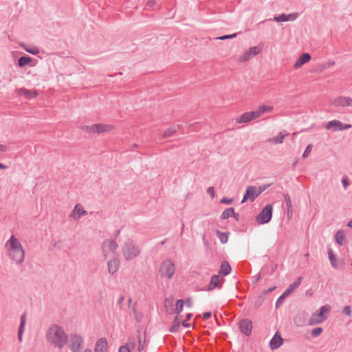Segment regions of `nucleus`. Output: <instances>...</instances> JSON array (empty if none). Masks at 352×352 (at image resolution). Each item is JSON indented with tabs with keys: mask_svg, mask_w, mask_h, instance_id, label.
<instances>
[{
	"mask_svg": "<svg viewBox=\"0 0 352 352\" xmlns=\"http://www.w3.org/2000/svg\"><path fill=\"white\" fill-rule=\"evenodd\" d=\"M46 339L54 347L62 349L68 341V336L58 324H52L46 332Z\"/></svg>",
	"mask_w": 352,
	"mask_h": 352,
	"instance_id": "obj_1",
	"label": "nucleus"
},
{
	"mask_svg": "<svg viewBox=\"0 0 352 352\" xmlns=\"http://www.w3.org/2000/svg\"><path fill=\"white\" fill-rule=\"evenodd\" d=\"M8 255L17 265H21L25 258V250L19 240L12 235L5 244Z\"/></svg>",
	"mask_w": 352,
	"mask_h": 352,
	"instance_id": "obj_2",
	"label": "nucleus"
},
{
	"mask_svg": "<svg viewBox=\"0 0 352 352\" xmlns=\"http://www.w3.org/2000/svg\"><path fill=\"white\" fill-rule=\"evenodd\" d=\"M140 248L131 239H127L122 247V254L126 261L133 260L140 256Z\"/></svg>",
	"mask_w": 352,
	"mask_h": 352,
	"instance_id": "obj_3",
	"label": "nucleus"
},
{
	"mask_svg": "<svg viewBox=\"0 0 352 352\" xmlns=\"http://www.w3.org/2000/svg\"><path fill=\"white\" fill-rule=\"evenodd\" d=\"M331 309V306L329 305L322 306L318 310L311 314L308 320V324L312 326L324 322L327 318L326 314H328Z\"/></svg>",
	"mask_w": 352,
	"mask_h": 352,
	"instance_id": "obj_4",
	"label": "nucleus"
},
{
	"mask_svg": "<svg viewBox=\"0 0 352 352\" xmlns=\"http://www.w3.org/2000/svg\"><path fill=\"white\" fill-rule=\"evenodd\" d=\"M175 264L170 259L164 260L160 265L159 274L162 278L170 279L175 274Z\"/></svg>",
	"mask_w": 352,
	"mask_h": 352,
	"instance_id": "obj_5",
	"label": "nucleus"
},
{
	"mask_svg": "<svg viewBox=\"0 0 352 352\" xmlns=\"http://www.w3.org/2000/svg\"><path fill=\"white\" fill-rule=\"evenodd\" d=\"M69 348L72 352H81L84 340L80 335L72 333L68 336Z\"/></svg>",
	"mask_w": 352,
	"mask_h": 352,
	"instance_id": "obj_6",
	"label": "nucleus"
},
{
	"mask_svg": "<svg viewBox=\"0 0 352 352\" xmlns=\"http://www.w3.org/2000/svg\"><path fill=\"white\" fill-rule=\"evenodd\" d=\"M273 207L271 204L266 205L256 217L258 224H265L270 221L272 217Z\"/></svg>",
	"mask_w": 352,
	"mask_h": 352,
	"instance_id": "obj_7",
	"label": "nucleus"
},
{
	"mask_svg": "<svg viewBox=\"0 0 352 352\" xmlns=\"http://www.w3.org/2000/svg\"><path fill=\"white\" fill-rule=\"evenodd\" d=\"M302 278L299 277L297 280L292 283L289 285V287L284 291V292L278 297L276 302V307H278L280 305H281L284 301V300L292 292H294L296 288L298 287L300 284L301 283Z\"/></svg>",
	"mask_w": 352,
	"mask_h": 352,
	"instance_id": "obj_8",
	"label": "nucleus"
},
{
	"mask_svg": "<svg viewBox=\"0 0 352 352\" xmlns=\"http://www.w3.org/2000/svg\"><path fill=\"white\" fill-rule=\"evenodd\" d=\"M118 247V244L115 240L105 239L102 244V251L104 257L107 258L110 253H114Z\"/></svg>",
	"mask_w": 352,
	"mask_h": 352,
	"instance_id": "obj_9",
	"label": "nucleus"
},
{
	"mask_svg": "<svg viewBox=\"0 0 352 352\" xmlns=\"http://www.w3.org/2000/svg\"><path fill=\"white\" fill-rule=\"evenodd\" d=\"M262 51V47L260 45L251 47L239 58V61L246 62L251 58L261 53Z\"/></svg>",
	"mask_w": 352,
	"mask_h": 352,
	"instance_id": "obj_10",
	"label": "nucleus"
},
{
	"mask_svg": "<svg viewBox=\"0 0 352 352\" xmlns=\"http://www.w3.org/2000/svg\"><path fill=\"white\" fill-rule=\"evenodd\" d=\"M259 196L257 188L254 186H249L247 187L245 190V192L243 195V199L241 203H244L248 200H250L251 201H253L255 200L256 197Z\"/></svg>",
	"mask_w": 352,
	"mask_h": 352,
	"instance_id": "obj_11",
	"label": "nucleus"
},
{
	"mask_svg": "<svg viewBox=\"0 0 352 352\" xmlns=\"http://www.w3.org/2000/svg\"><path fill=\"white\" fill-rule=\"evenodd\" d=\"M239 329L241 333H243L246 336H248L251 334L252 329V323L250 320L244 319L239 322Z\"/></svg>",
	"mask_w": 352,
	"mask_h": 352,
	"instance_id": "obj_12",
	"label": "nucleus"
},
{
	"mask_svg": "<svg viewBox=\"0 0 352 352\" xmlns=\"http://www.w3.org/2000/svg\"><path fill=\"white\" fill-rule=\"evenodd\" d=\"M283 343V339L280 334L276 332L270 342V348L272 350H276L278 349Z\"/></svg>",
	"mask_w": 352,
	"mask_h": 352,
	"instance_id": "obj_13",
	"label": "nucleus"
},
{
	"mask_svg": "<svg viewBox=\"0 0 352 352\" xmlns=\"http://www.w3.org/2000/svg\"><path fill=\"white\" fill-rule=\"evenodd\" d=\"M18 93L20 96H23L25 98L28 100L35 98L38 95V93L36 90L28 89L23 87L20 88L18 90Z\"/></svg>",
	"mask_w": 352,
	"mask_h": 352,
	"instance_id": "obj_14",
	"label": "nucleus"
},
{
	"mask_svg": "<svg viewBox=\"0 0 352 352\" xmlns=\"http://www.w3.org/2000/svg\"><path fill=\"white\" fill-rule=\"evenodd\" d=\"M221 287L222 284L220 283L219 276L218 275H213L211 277L210 281L205 290L212 291L216 288L221 289Z\"/></svg>",
	"mask_w": 352,
	"mask_h": 352,
	"instance_id": "obj_15",
	"label": "nucleus"
},
{
	"mask_svg": "<svg viewBox=\"0 0 352 352\" xmlns=\"http://www.w3.org/2000/svg\"><path fill=\"white\" fill-rule=\"evenodd\" d=\"M108 272L111 274H114L119 269L120 261L117 257H114L107 262Z\"/></svg>",
	"mask_w": 352,
	"mask_h": 352,
	"instance_id": "obj_16",
	"label": "nucleus"
},
{
	"mask_svg": "<svg viewBox=\"0 0 352 352\" xmlns=\"http://www.w3.org/2000/svg\"><path fill=\"white\" fill-rule=\"evenodd\" d=\"M311 55L309 53H303L300 55L298 59L295 62L294 67L298 69L304 64L308 63L311 60Z\"/></svg>",
	"mask_w": 352,
	"mask_h": 352,
	"instance_id": "obj_17",
	"label": "nucleus"
},
{
	"mask_svg": "<svg viewBox=\"0 0 352 352\" xmlns=\"http://www.w3.org/2000/svg\"><path fill=\"white\" fill-rule=\"evenodd\" d=\"M107 340L105 338H100L96 342L94 352H107Z\"/></svg>",
	"mask_w": 352,
	"mask_h": 352,
	"instance_id": "obj_18",
	"label": "nucleus"
},
{
	"mask_svg": "<svg viewBox=\"0 0 352 352\" xmlns=\"http://www.w3.org/2000/svg\"><path fill=\"white\" fill-rule=\"evenodd\" d=\"M87 214V211L82 206L76 205L70 214V217L76 220L80 219L82 215Z\"/></svg>",
	"mask_w": 352,
	"mask_h": 352,
	"instance_id": "obj_19",
	"label": "nucleus"
},
{
	"mask_svg": "<svg viewBox=\"0 0 352 352\" xmlns=\"http://www.w3.org/2000/svg\"><path fill=\"white\" fill-rule=\"evenodd\" d=\"M331 104L337 107H342L344 108L346 107H348L349 102H348V97H344V96H340L334 98Z\"/></svg>",
	"mask_w": 352,
	"mask_h": 352,
	"instance_id": "obj_20",
	"label": "nucleus"
},
{
	"mask_svg": "<svg viewBox=\"0 0 352 352\" xmlns=\"http://www.w3.org/2000/svg\"><path fill=\"white\" fill-rule=\"evenodd\" d=\"M26 322V314L23 313L20 317V325L18 330V339L19 342H22L23 334L25 331V325Z\"/></svg>",
	"mask_w": 352,
	"mask_h": 352,
	"instance_id": "obj_21",
	"label": "nucleus"
},
{
	"mask_svg": "<svg viewBox=\"0 0 352 352\" xmlns=\"http://www.w3.org/2000/svg\"><path fill=\"white\" fill-rule=\"evenodd\" d=\"M179 129V125H173L164 131L162 135V139L168 138L172 137Z\"/></svg>",
	"mask_w": 352,
	"mask_h": 352,
	"instance_id": "obj_22",
	"label": "nucleus"
},
{
	"mask_svg": "<svg viewBox=\"0 0 352 352\" xmlns=\"http://www.w3.org/2000/svg\"><path fill=\"white\" fill-rule=\"evenodd\" d=\"M308 314L305 311L298 314L294 318V323L298 327H301L305 324Z\"/></svg>",
	"mask_w": 352,
	"mask_h": 352,
	"instance_id": "obj_23",
	"label": "nucleus"
},
{
	"mask_svg": "<svg viewBox=\"0 0 352 352\" xmlns=\"http://www.w3.org/2000/svg\"><path fill=\"white\" fill-rule=\"evenodd\" d=\"M174 299L172 298H166L164 300V308L169 314H173L175 313L174 303Z\"/></svg>",
	"mask_w": 352,
	"mask_h": 352,
	"instance_id": "obj_24",
	"label": "nucleus"
},
{
	"mask_svg": "<svg viewBox=\"0 0 352 352\" xmlns=\"http://www.w3.org/2000/svg\"><path fill=\"white\" fill-rule=\"evenodd\" d=\"M231 270L232 267L229 263L228 261H223L221 265L219 273L223 276H227L231 272Z\"/></svg>",
	"mask_w": 352,
	"mask_h": 352,
	"instance_id": "obj_25",
	"label": "nucleus"
},
{
	"mask_svg": "<svg viewBox=\"0 0 352 352\" xmlns=\"http://www.w3.org/2000/svg\"><path fill=\"white\" fill-rule=\"evenodd\" d=\"M335 240L336 242L339 245H342L345 243L346 239H345V234L343 230H338L335 234Z\"/></svg>",
	"mask_w": 352,
	"mask_h": 352,
	"instance_id": "obj_26",
	"label": "nucleus"
},
{
	"mask_svg": "<svg viewBox=\"0 0 352 352\" xmlns=\"http://www.w3.org/2000/svg\"><path fill=\"white\" fill-rule=\"evenodd\" d=\"M289 135V133L286 131H280L278 135L274 137L272 141L275 144H282L285 137Z\"/></svg>",
	"mask_w": 352,
	"mask_h": 352,
	"instance_id": "obj_27",
	"label": "nucleus"
},
{
	"mask_svg": "<svg viewBox=\"0 0 352 352\" xmlns=\"http://www.w3.org/2000/svg\"><path fill=\"white\" fill-rule=\"evenodd\" d=\"M181 324L182 323L180 322L179 316H176L175 319H174V320H173V325L169 329V331L170 333H177L179 331V329L180 327Z\"/></svg>",
	"mask_w": 352,
	"mask_h": 352,
	"instance_id": "obj_28",
	"label": "nucleus"
},
{
	"mask_svg": "<svg viewBox=\"0 0 352 352\" xmlns=\"http://www.w3.org/2000/svg\"><path fill=\"white\" fill-rule=\"evenodd\" d=\"M339 126H341V122L340 120H333L327 122L324 127L327 130H330L334 128V130L336 131V129H338Z\"/></svg>",
	"mask_w": 352,
	"mask_h": 352,
	"instance_id": "obj_29",
	"label": "nucleus"
},
{
	"mask_svg": "<svg viewBox=\"0 0 352 352\" xmlns=\"http://www.w3.org/2000/svg\"><path fill=\"white\" fill-rule=\"evenodd\" d=\"M216 235L221 241V243L225 244L228 240V233L222 232L219 230H216Z\"/></svg>",
	"mask_w": 352,
	"mask_h": 352,
	"instance_id": "obj_30",
	"label": "nucleus"
},
{
	"mask_svg": "<svg viewBox=\"0 0 352 352\" xmlns=\"http://www.w3.org/2000/svg\"><path fill=\"white\" fill-rule=\"evenodd\" d=\"M99 126L97 128V133H100L103 132L110 131L113 129V126L109 124H97Z\"/></svg>",
	"mask_w": 352,
	"mask_h": 352,
	"instance_id": "obj_31",
	"label": "nucleus"
},
{
	"mask_svg": "<svg viewBox=\"0 0 352 352\" xmlns=\"http://www.w3.org/2000/svg\"><path fill=\"white\" fill-rule=\"evenodd\" d=\"M31 60H32V58L30 56H21L18 59V65L20 67H23L26 65L29 64L31 62Z\"/></svg>",
	"mask_w": 352,
	"mask_h": 352,
	"instance_id": "obj_32",
	"label": "nucleus"
},
{
	"mask_svg": "<svg viewBox=\"0 0 352 352\" xmlns=\"http://www.w3.org/2000/svg\"><path fill=\"white\" fill-rule=\"evenodd\" d=\"M27 52L33 54V55H37L39 53V49L36 46H32V47H28L26 45L23 43H21L20 45Z\"/></svg>",
	"mask_w": 352,
	"mask_h": 352,
	"instance_id": "obj_33",
	"label": "nucleus"
},
{
	"mask_svg": "<svg viewBox=\"0 0 352 352\" xmlns=\"http://www.w3.org/2000/svg\"><path fill=\"white\" fill-rule=\"evenodd\" d=\"M251 118L249 112H245L243 113L237 120V123H247L251 121Z\"/></svg>",
	"mask_w": 352,
	"mask_h": 352,
	"instance_id": "obj_34",
	"label": "nucleus"
},
{
	"mask_svg": "<svg viewBox=\"0 0 352 352\" xmlns=\"http://www.w3.org/2000/svg\"><path fill=\"white\" fill-rule=\"evenodd\" d=\"M232 214H234V208H228L222 212V214L221 215V219H227L230 217H231Z\"/></svg>",
	"mask_w": 352,
	"mask_h": 352,
	"instance_id": "obj_35",
	"label": "nucleus"
},
{
	"mask_svg": "<svg viewBox=\"0 0 352 352\" xmlns=\"http://www.w3.org/2000/svg\"><path fill=\"white\" fill-rule=\"evenodd\" d=\"M274 109V107L269 105H262L260 106L258 109L261 116L264 114L265 113L272 111Z\"/></svg>",
	"mask_w": 352,
	"mask_h": 352,
	"instance_id": "obj_36",
	"label": "nucleus"
},
{
	"mask_svg": "<svg viewBox=\"0 0 352 352\" xmlns=\"http://www.w3.org/2000/svg\"><path fill=\"white\" fill-rule=\"evenodd\" d=\"M184 302L183 301V300L180 299V300H177L176 307L174 309V310H175V313L179 314L182 311L183 308H184Z\"/></svg>",
	"mask_w": 352,
	"mask_h": 352,
	"instance_id": "obj_37",
	"label": "nucleus"
},
{
	"mask_svg": "<svg viewBox=\"0 0 352 352\" xmlns=\"http://www.w3.org/2000/svg\"><path fill=\"white\" fill-rule=\"evenodd\" d=\"M328 256H329V259L330 261V263H331V265L333 267H336V256L333 254V252L332 249H329L328 250Z\"/></svg>",
	"mask_w": 352,
	"mask_h": 352,
	"instance_id": "obj_38",
	"label": "nucleus"
},
{
	"mask_svg": "<svg viewBox=\"0 0 352 352\" xmlns=\"http://www.w3.org/2000/svg\"><path fill=\"white\" fill-rule=\"evenodd\" d=\"M322 331L323 329L322 327H316L311 330V335L314 338H316L318 337Z\"/></svg>",
	"mask_w": 352,
	"mask_h": 352,
	"instance_id": "obj_39",
	"label": "nucleus"
},
{
	"mask_svg": "<svg viewBox=\"0 0 352 352\" xmlns=\"http://www.w3.org/2000/svg\"><path fill=\"white\" fill-rule=\"evenodd\" d=\"M285 201L287 206V210H292V205L291 201V198L288 194H286L284 195Z\"/></svg>",
	"mask_w": 352,
	"mask_h": 352,
	"instance_id": "obj_40",
	"label": "nucleus"
},
{
	"mask_svg": "<svg viewBox=\"0 0 352 352\" xmlns=\"http://www.w3.org/2000/svg\"><path fill=\"white\" fill-rule=\"evenodd\" d=\"M274 20L278 23L287 21V14H281L278 16H274Z\"/></svg>",
	"mask_w": 352,
	"mask_h": 352,
	"instance_id": "obj_41",
	"label": "nucleus"
},
{
	"mask_svg": "<svg viewBox=\"0 0 352 352\" xmlns=\"http://www.w3.org/2000/svg\"><path fill=\"white\" fill-rule=\"evenodd\" d=\"M136 346L135 342L133 340H129L124 345L122 346H126L130 351L133 350Z\"/></svg>",
	"mask_w": 352,
	"mask_h": 352,
	"instance_id": "obj_42",
	"label": "nucleus"
},
{
	"mask_svg": "<svg viewBox=\"0 0 352 352\" xmlns=\"http://www.w3.org/2000/svg\"><path fill=\"white\" fill-rule=\"evenodd\" d=\"M271 186H272L271 184H264V185L260 186L257 188V192H258V195H260L263 192H264L265 190H267Z\"/></svg>",
	"mask_w": 352,
	"mask_h": 352,
	"instance_id": "obj_43",
	"label": "nucleus"
},
{
	"mask_svg": "<svg viewBox=\"0 0 352 352\" xmlns=\"http://www.w3.org/2000/svg\"><path fill=\"white\" fill-rule=\"evenodd\" d=\"M312 147H313L312 144H309L306 147V148H305V151H304V153L302 154V157L303 158H307L309 155V154H310V153L311 151Z\"/></svg>",
	"mask_w": 352,
	"mask_h": 352,
	"instance_id": "obj_44",
	"label": "nucleus"
},
{
	"mask_svg": "<svg viewBox=\"0 0 352 352\" xmlns=\"http://www.w3.org/2000/svg\"><path fill=\"white\" fill-rule=\"evenodd\" d=\"M192 316V314L190 313H189L186 315V320L182 322V324L183 327H186V328H188L190 327V324L187 323L186 322H188V320H190Z\"/></svg>",
	"mask_w": 352,
	"mask_h": 352,
	"instance_id": "obj_45",
	"label": "nucleus"
},
{
	"mask_svg": "<svg viewBox=\"0 0 352 352\" xmlns=\"http://www.w3.org/2000/svg\"><path fill=\"white\" fill-rule=\"evenodd\" d=\"M249 113H250L252 120L256 119V118H259L260 116H261L258 109L256 111H250V112H249Z\"/></svg>",
	"mask_w": 352,
	"mask_h": 352,
	"instance_id": "obj_46",
	"label": "nucleus"
},
{
	"mask_svg": "<svg viewBox=\"0 0 352 352\" xmlns=\"http://www.w3.org/2000/svg\"><path fill=\"white\" fill-rule=\"evenodd\" d=\"M351 127V124H342L341 122V126H339L338 129H336V131H343V130L349 129Z\"/></svg>",
	"mask_w": 352,
	"mask_h": 352,
	"instance_id": "obj_47",
	"label": "nucleus"
},
{
	"mask_svg": "<svg viewBox=\"0 0 352 352\" xmlns=\"http://www.w3.org/2000/svg\"><path fill=\"white\" fill-rule=\"evenodd\" d=\"M236 36V34L234 33V34H227V35H223V36L217 37V39L226 40V39L232 38H234Z\"/></svg>",
	"mask_w": 352,
	"mask_h": 352,
	"instance_id": "obj_48",
	"label": "nucleus"
},
{
	"mask_svg": "<svg viewBox=\"0 0 352 352\" xmlns=\"http://www.w3.org/2000/svg\"><path fill=\"white\" fill-rule=\"evenodd\" d=\"M144 349V343L142 340L141 336H138V352H141Z\"/></svg>",
	"mask_w": 352,
	"mask_h": 352,
	"instance_id": "obj_49",
	"label": "nucleus"
},
{
	"mask_svg": "<svg viewBox=\"0 0 352 352\" xmlns=\"http://www.w3.org/2000/svg\"><path fill=\"white\" fill-rule=\"evenodd\" d=\"M342 311L347 316H351V307L349 306V305L345 306L343 308V311Z\"/></svg>",
	"mask_w": 352,
	"mask_h": 352,
	"instance_id": "obj_50",
	"label": "nucleus"
},
{
	"mask_svg": "<svg viewBox=\"0 0 352 352\" xmlns=\"http://www.w3.org/2000/svg\"><path fill=\"white\" fill-rule=\"evenodd\" d=\"M342 184L343 185L344 188L346 190L349 185V179L346 176H344L342 179Z\"/></svg>",
	"mask_w": 352,
	"mask_h": 352,
	"instance_id": "obj_51",
	"label": "nucleus"
},
{
	"mask_svg": "<svg viewBox=\"0 0 352 352\" xmlns=\"http://www.w3.org/2000/svg\"><path fill=\"white\" fill-rule=\"evenodd\" d=\"M233 202V199L228 197H223L220 203L224 204H231Z\"/></svg>",
	"mask_w": 352,
	"mask_h": 352,
	"instance_id": "obj_52",
	"label": "nucleus"
},
{
	"mask_svg": "<svg viewBox=\"0 0 352 352\" xmlns=\"http://www.w3.org/2000/svg\"><path fill=\"white\" fill-rule=\"evenodd\" d=\"M298 14V13H292L289 14H287V21H294L297 19Z\"/></svg>",
	"mask_w": 352,
	"mask_h": 352,
	"instance_id": "obj_53",
	"label": "nucleus"
},
{
	"mask_svg": "<svg viewBox=\"0 0 352 352\" xmlns=\"http://www.w3.org/2000/svg\"><path fill=\"white\" fill-rule=\"evenodd\" d=\"M207 192L209 194L212 198L214 197V188L212 186L209 187L207 189Z\"/></svg>",
	"mask_w": 352,
	"mask_h": 352,
	"instance_id": "obj_54",
	"label": "nucleus"
},
{
	"mask_svg": "<svg viewBox=\"0 0 352 352\" xmlns=\"http://www.w3.org/2000/svg\"><path fill=\"white\" fill-rule=\"evenodd\" d=\"M81 129L83 131L91 133V126L84 125L81 126Z\"/></svg>",
	"mask_w": 352,
	"mask_h": 352,
	"instance_id": "obj_55",
	"label": "nucleus"
},
{
	"mask_svg": "<svg viewBox=\"0 0 352 352\" xmlns=\"http://www.w3.org/2000/svg\"><path fill=\"white\" fill-rule=\"evenodd\" d=\"M99 126L97 124L91 126V133H97V128Z\"/></svg>",
	"mask_w": 352,
	"mask_h": 352,
	"instance_id": "obj_56",
	"label": "nucleus"
},
{
	"mask_svg": "<svg viewBox=\"0 0 352 352\" xmlns=\"http://www.w3.org/2000/svg\"><path fill=\"white\" fill-rule=\"evenodd\" d=\"M156 4V1L155 0H149L147 3H146V6H148V8H152Z\"/></svg>",
	"mask_w": 352,
	"mask_h": 352,
	"instance_id": "obj_57",
	"label": "nucleus"
},
{
	"mask_svg": "<svg viewBox=\"0 0 352 352\" xmlns=\"http://www.w3.org/2000/svg\"><path fill=\"white\" fill-rule=\"evenodd\" d=\"M118 352H131L126 346H120Z\"/></svg>",
	"mask_w": 352,
	"mask_h": 352,
	"instance_id": "obj_58",
	"label": "nucleus"
},
{
	"mask_svg": "<svg viewBox=\"0 0 352 352\" xmlns=\"http://www.w3.org/2000/svg\"><path fill=\"white\" fill-rule=\"evenodd\" d=\"M124 300V296H120V298H119V300H118V305L120 306V309H122V304L123 302V301Z\"/></svg>",
	"mask_w": 352,
	"mask_h": 352,
	"instance_id": "obj_59",
	"label": "nucleus"
},
{
	"mask_svg": "<svg viewBox=\"0 0 352 352\" xmlns=\"http://www.w3.org/2000/svg\"><path fill=\"white\" fill-rule=\"evenodd\" d=\"M276 287L275 286H273L266 290L263 291V294L266 295L272 292H273Z\"/></svg>",
	"mask_w": 352,
	"mask_h": 352,
	"instance_id": "obj_60",
	"label": "nucleus"
},
{
	"mask_svg": "<svg viewBox=\"0 0 352 352\" xmlns=\"http://www.w3.org/2000/svg\"><path fill=\"white\" fill-rule=\"evenodd\" d=\"M211 316H212L211 313L209 311H207L203 314V318H204V319L206 320V319L210 318L211 317Z\"/></svg>",
	"mask_w": 352,
	"mask_h": 352,
	"instance_id": "obj_61",
	"label": "nucleus"
},
{
	"mask_svg": "<svg viewBox=\"0 0 352 352\" xmlns=\"http://www.w3.org/2000/svg\"><path fill=\"white\" fill-rule=\"evenodd\" d=\"M7 150V147L4 145L0 144V151L5 152Z\"/></svg>",
	"mask_w": 352,
	"mask_h": 352,
	"instance_id": "obj_62",
	"label": "nucleus"
},
{
	"mask_svg": "<svg viewBox=\"0 0 352 352\" xmlns=\"http://www.w3.org/2000/svg\"><path fill=\"white\" fill-rule=\"evenodd\" d=\"M186 304L188 307H191L192 306V302H191V300L190 298L187 299L186 300Z\"/></svg>",
	"mask_w": 352,
	"mask_h": 352,
	"instance_id": "obj_63",
	"label": "nucleus"
},
{
	"mask_svg": "<svg viewBox=\"0 0 352 352\" xmlns=\"http://www.w3.org/2000/svg\"><path fill=\"white\" fill-rule=\"evenodd\" d=\"M348 102H349L348 107H352V98L348 97Z\"/></svg>",
	"mask_w": 352,
	"mask_h": 352,
	"instance_id": "obj_64",
	"label": "nucleus"
}]
</instances>
